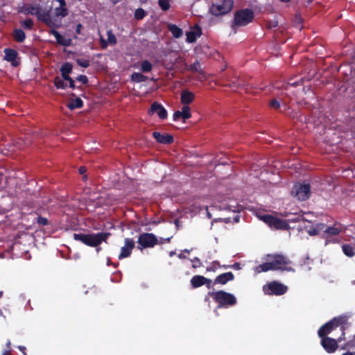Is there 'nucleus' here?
Masks as SVG:
<instances>
[{"label":"nucleus","mask_w":355,"mask_h":355,"mask_svg":"<svg viewBox=\"0 0 355 355\" xmlns=\"http://www.w3.org/2000/svg\"><path fill=\"white\" fill-rule=\"evenodd\" d=\"M194 97L195 95L193 93L188 90H183L181 93V103L184 105H187L193 101Z\"/></svg>","instance_id":"obj_22"},{"label":"nucleus","mask_w":355,"mask_h":355,"mask_svg":"<svg viewBox=\"0 0 355 355\" xmlns=\"http://www.w3.org/2000/svg\"><path fill=\"white\" fill-rule=\"evenodd\" d=\"M191 69H192L193 70H197V67H196V64H194L193 66H192Z\"/></svg>","instance_id":"obj_51"},{"label":"nucleus","mask_w":355,"mask_h":355,"mask_svg":"<svg viewBox=\"0 0 355 355\" xmlns=\"http://www.w3.org/2000/svg\"><path fill=\"white\" fill-rule=\"evenodd\" d=\"M343 355H355V352L354 353L346 352V353L343 354Z\"/></svg>","instance_id":"obj_48"},{"label":"nucleus","mask_w":355,"mask_h":355,"mask_svg":"<svg viewBox=\"0 0 355 355\" xmlns=\"http://www.w3.org/2000/svg\"><path fill=\"white\" fill-rule=\"evenodd\" d=\"M5 178H6V177L3 176L0 173V188L3 187V181H4Z\"/></svg>","instance_id":"obj_43"},{"label":"nucleus","mask_w":355,"mask_h":355,"mask_svg":"<svg viewBox=\"0 0 355 355\" xmlns=\"http://www.w3.org/2000/svg\"><path fill=\"white\" fill-rule=\"evenodd\" d=\"M205 282H206V278L204 277L203 276H200V275H196V276L193 277L191 280V283L193 287H194V288H197V287L202 286L203 284H205Z\"/></svg>","instance_id":"obj_24"},{"label":"nucleus","mask_w":355,"mask_h":355,"mask_svg":"<svg viewBox=\"0 0 355 355\" xmlns=\"http://www.w3.org/2000/svg\"><path fill=\"white\" fill-rule=\"evenodd\" d=\"M173 254H174V252H171L170 253V256H171V257H172Z\"/></svg>","instance_id":"obj_55"},{"label":"nucleus","mask_w":355,"mask_h":355,"mask_svg":"<svg viewBox=\"0 0 355 355\" xmlns=\"http://www.w3.org/2000/svg\"><path fill=\"white\" fill-rule=\"evenodd\" d=\"M191 110L188 105H184L181 110L176 111L173 114V119L175 121L180 120V119L185 121L186 119L191 118Z\"/></svg>","instance_id":"obj_15"},{"label":"nucleus","mask_w":355,"mask_h":355,"mask_svg":"<svg viewBox=\"0 0 355 355\" xmlns=\"http://www.w3.org/2000/svg\"><path fill=\"white\" fill-rule=\"evenodd\" d=\"M171 238L160 239L159 241L157 238L151 233H143L140 234L138 239V244L140 248H153L157 243H164L170 242Z\"/></svg>","instance_id":"obj_5"},{"label":"nucleus","mask_w":355,"mask_h":355,"mask_svg":"<svg viewBox=\"0 0 355 355\" xmlns=\"http://www.w3.org/2000/svg\"><path fill=\"white\" fill-rule=\"evenodd\" d=\"M290 0H282L283 2H288Z\"/></svg>","instance_id":"obj_54"},{"label":"nucleus","mask_w":355,"mask_h":355,"mask_svg":"<svg viewBox=\"0 0 355 355\" xmlns=\"http://www.w3.org/2000/svg\"><path fill=\"white\" fill-rule=\"evenodd\" d=\"M150 115L156 114L161 119H164L167 117V111L166 109L157 102H154L148 111Z\"/></svg>","instance_id":"obj_13"},{"label":"nucleus","mask_w":355,"mask_h":355,"mask_svg":"<svg viewBox=\"0 0 355 355\" xmlns=\"http://www.w3.org/2000/svg\"><path fill=\"white\" fill-rule=\"evenodd\" d=\"M80 28H81V25H80V24H78V25L77 26V30H76V31H77V32H79V31H80Z\"/></svg>","instance_id":"obj_50"},{"label":"nucleus","mask_w":355,"mask_h":355,"mask_svg":"<svg viewBox=\"0 0 355 355\" xmlns=\"http://www.w3.org/2000/svg\"><path fill=\"white\" fill-rule=\"evenodd\" d=\"M132 81L136 83L144 82L147 80V77L141 73H133L131 76Z\"/></svg>","instance_id":"obj_28"},{"label":"nucleus","mask_w":355,"mask_h":355,"mask_svg":"<svg viewBox=\"0 0 355 355\" xmlns=\"http://www.w3.org/2000/svg\"><path fill=\"white\" fill-rule=\"evenodd\" d=\"M15 39L18 42H22L25 39V33L20 29H17L14 32Z\"/></svg>","instance_id":"obj_31"},{"label":"nucleus","mask_w":355,"mask_h":355,"mask_svg":"<svg viewBox=\"0 0 355 355\" xmlns=\"http://www.w3.org/2000/svg\"><path fill=\"white\" fill-rule=\"evenodd\" d=\"M235 204L236 202L234 200H229L228 202L226 200L215 202L209 208L206 207L207 216L209 218H211L210 211H214V210H227L236 212L239 211V209H237Z\"/></svg>","instance_id":"obj_7"},{"label":"nucleus","mask_w":355,"mask_h":355,"mask_svg":"<svg viewBox=\"0 0 355 355\" xmlns=\"http://www.w3.org/2000/svg\"><path fill=\"white\" fill-rule=\"evenodd\" d=\"M79 171L80 173H83L85 171V168L84 167H80L79 168Z\"/></svg>","instance_id":"obj_46"},{"label":"nucleus","mask_w":355,"mask_h":355,"mask_svg":"<svg viewBox=\"0 0 355 355\" xmlns=\"http://www.w3.org/2000/svg\"><path fill=\"white\" fill-rule=\"evenodd\" d=\"M51 34H52L55 37V38L57 40V42L60 44L63 45L64 46H68L71 44V40L70 38L64 37L55 30H51Z\"/></svg>","instance_id":"obj_18"},{"label":"nucleus","mask_w":355,"mask_h":355,"mask_svg":"<svg viewBox=\"0 0 355 355\" xmlns=\"http://www.w3.org/2000/svg\"><path fill=\"white\" fill-rule=\"evenodd\" d=\"M287 291V286L277 282H272L263 286V291L266 295H282Z\"/></svg>","instance_id":"obj_10"},{"label":"nucleus","mask_w":355,"mask_h":355,"mask_svg":"<svg viewBox=\"0 0 355 355\" xmlns=\"http://www.w3.org/2000/svg\"><path fill=\"white\" fill-rule=\"evenodd\" d=\"M109 235L110 234L103 232L89 234H74L73 238L75 240L80 241L87 245L94 247L105 241Z\"/></svg>","instance_id":"obj_4"},{"label":"nucleus","mask_w":355,"mask_h":355,"mask_svg":"<svg viewBox=\"0 0 355 355\" xmlns=\"http://www.w3.org/2000/svg\"><path fill=\"white\" fill-rule=\"evenodd\" d=\"M159 6L164 10H167L170 8L169 0H159Z\"/></svg>","instance_id":"obj_35"},{"label":"nucleus","mask_w":355,"mask_h":355,"mask_svg":"<svg viewBox=\"0 0 355 355\" xmlns=\"http://www.w3.org/2000/svg\"><path fill=\"white\" fill-rule=\"evenodd\" d=\"M169 30L175 38L180 37L183 34L182 30L175 25H170Z\"/></svg>","instance_id":"obj_26"},{"label":"nucleus","mask_w":355,"mask_h":355,"mask_svg":"<svg viewBox=\"0 0 355 355\" xmlns=\"http://www.w3.org/2000/svg\"><path fill=\"white\" fill-rule=\"evenodd\" d=\"M145 16V12L141 8H138L136 10L135 13V17L137 19H141Z\"/></svg>","instance_id":"obj_36"},{"label":"nucleus","mask_w":355,"mask_h":355,"mask_svg":"<svg viewBox=\"0 0 355 355\" xmlns=\"http://www.w3.org/2000/svg\"><path fill=\"white\" fill-rule=\"evenodd\" d=\"M38 222L42 225H46L47 223V219L45 218L40 217L38 218Z\"/></svg>","instance_id":"obj_40"},{"label":"nucleus","mask_w":355,"mask_h":355,"mask_svg":"<svg viewBox=\"0 0 355 355\" xmlns=\"http://www.w3.org/2000/svg\"><path fill=\"white\" fill-rule=\"evenodd\" d=\"M199 261L198 259H196L195 262Z\"/></svg>","instance_id":"obj_58"},{"label":"nucleus","mask_w":355,"mask_h":355,"mask_svg":"<svg viewBox=\"0 0 355 355\" xmlns=\"http://www.w3.org/2000/svg\"><path fill=\"white\" fill-rule=\"evenodd\" d=\"M69 73H66V74L62 73V76L63 78L62 80H66V81L71 80V78L69 77Z\"/></svg>","instance_id":"obj_41"},{"label":"nucleus","mask_w":355,"mask_h":355,"mask_svg":"<svg viewBox=\"0 0 355 355\" xmlns=\"http://www.w3.org/2000/svg\"><path fill=\"white\" fill-rule=\"evenodd\" d=\"M310 193V186L308 184H296L292 190V195L302 201L307 200Z\"/></svg>","instance_id":"obj_11"},{"label":"nucleus","mask_w":355,"mask_h":355,"mask_svg":"<svg viewBox=\"0 0 355 355\" xmlns=\"http://www.w3.org/2000/svg\"><path fill=\"white\" fill-rule=\"evenodd\" d=\"M18 348L19 349V350L21 352H23L24 355H26V353L25 352V350H26V347H24V346H19Z\"/></svg>","instance_id":"obj_44"},{"label":"nucleus","mask_w":355,"mask_h":355,"mask_svg":"<svg viewBox=\"0 0 355 355\" xmlns=\"http://www.w3.org/2000/svg\"><path fill=\"white\" fill-rule=\"evenodd\" d=\"M61 73H70L72 71V64L69 62H66L62 64L61 69Z\"/></svg>","instance_id":"obj_32"},{"label":"nucleus","mask_w":355,"mask_h":355,"mask_svg":"<svg viewBox=\"0 0 355 355\" xmlns=\"http://www.w3.org/2000/svg\"><path fill=\"white\" fill-rule=\"evenodd\" d=\"M290 265V260L282 254H268L266 263L255 267L254 270L256 273L278 270L294 271Z\"/></svg>","instance_id":"obj_3"},{"label":"nucleus","mask_w":355,"mask_h":355,"mask_svg":"<svg viewBox=\"0 0 355 355\" xmlns=\"http://www.w3.org/2000/svg\"><path fill=\"white\" fill-rule=\"evenodd\" d=\"M59 6L55 8V17L50 15L51 5H40L36 3L26 6L23 12L25 14L35 15L38 20L46 24L49 27L58 28L61 25V18L67 15L64 0H56Z\"/></svg>","instance_id":"obj_1"},{"label":"nucleus","mask_w":355,"mask_h":355,"mask_svg":"<svg viewBox=\"0 0 355 355\" xmlns=\"http://www.w3.org/2000/svg\"><path fill=\"white\" fill-rule=\"evenodd\" d=\"M184 251H185L186 252H189V250H185Z\"/></svg>","instance_id":"obj_59"},{"label":"nucleus","mask_w":355,"mask_h":355,"mask_svg":"<svg viewBox=\"0 0 355 355\" xmlns=\"http://www.w3.org/2000/svg\"><path fill=\"white\" fill-rule=\"evenodd\" d=\"M241 83H237L235 81H232L231 83L230 84V86L231 87H239L241 86Z\"/></svg>","instance_id":"obj_42"},{"label":"nucleus","mask_w":355,"mask_h":355,"mask_svg":"<svg viewBox=\"0 0 355 355\" xmlns=\"http://www.w3.org/2000/svg\"><path fill=\"white\" fill-rule=\"evenodd\" d=\"M199 261L198 259H196L195 262Z\"/></svg>","instance_id":"obj_57"},{"label":"nucleus","mask_w":355,"mask_h":355,"mask_svg":"<svg viewBox=\"0 0 355 355\" xmlns=\"http://www.w3.org/2000/svg\"><path fill=\"white\" fill-rule=\"evenodd\" d=\"M259 218L272 229L286 230L288 228V223L277 217L264 214L259 216Z\"/></svg>","instance_id":"obj_8"},{"label":"nucleus","mask_w":355,"mask_h":355,"mask_svg":"<svg viewBox=\"0 0 355 355\" xmlns=\"http://www.w3.org/2000/svg\"><path fill=\"white\" fill-rule=\"evenodd\" d=\"M107 40L101 37V45L103 49H105L108 45H114L116 43V38L111 31H107Z\"/></svg>","instance_id":"obj_19"},{"label":"nucleus","mask_w":355,"mask_h":355,"mask_svg":"<svg viewBox=\"0 0 355 355\" xmlns=\"http://www.w3.org/2000/svg\"><path fill=\"white\" fill-rule=\"evenodd\" d=\"M345 322V318L343 317L335 318L332 320L324 324L318 331V336L322 338L321 344L324 349L329 353L334 352L338 347V342H340L341 337L336 341L335 339L325 337V336L330 333L336 327H340V331L342 336L344 335L343 327L341 326Z\"/></svg>","instance_id":"obj_2"},{"label":"nucleus","mask_w":355,"mask_h":355,"mask_svg":"<svg viewBox=\"0 0 355 355\" xmlns=\"http://www.w3.org/2000/svg\"><path fill=\"white\" fill-rule=\"evenodd\" d=\"M187 41L189 43H192L196 40V39L201 35V28L196 26L191 28V30L187 33Z\"/></svg>","instance_id":"obj_17"},{"label":"nucleus","mask_w":355,"mask_h":355,"mask_svg":"<svg viewBox=\"0 0 355 355\" xmlns=\"http://www.w3.org/2000/svg\"><path fill=\"white\" fill-rule=\"evenodd\" d=\"M6 345L8 346V347H10V342L8 340V343H6Z\"/></svg>","instance_id":"obj_52"},{"label":"nucleus","mask_w":355,"mask_h":355,"mask_svg":"<svg viewBox=\"0 0 355 355\" xmlns=\"http://www.w3.org/2000/svg\"><path fill=\"white\" fill-rule=\"evenodd\" d=\"M179 257H180V258H184V255H182V254H180L179 255Z\"/></svg>","instance_id":"obj_53"},{"label":"nucleus","mask_w":355,"mask_h":355,"mask_svg":"<svg viewBox=\"0 0 355 355\" xmlns=\"http://www.w3.org/2000/svg\"><path fill=\"white\" fill-rule=\"evenodd\" d=\"M253 19V12L248 10H242L237 12L234 16V24L237 26H245Z\"/></svg>","instance_id":"obj_12"},{"label":"nucleus","mask_w":355,"mask_h":355,"mask_svg":"<svg viewBox=\"0 0 355 355\" xmlns=\"http://www.w3.org/2000/svg\"><path fill=\"white\" fill-rule=\"evenodd\" d=\"M281 102L277 99H273L270 102V106L273 109H278L280 107Z\"/></svg>","instance_id":"obj_38"},{"label":"nucleus","mask_w":355,"mask_h":355,"mask_svg":"<svg viewBox=\"0 0 355 355\" xmlns=\"http://www.w3.org/2000/svg\"><path fill=\"white\" fill-rule=\"evenodd\" d=\"M342 249H343V253L349 257H352L355 254L354 248L349 244L343 245Z\"/></svg>","instance_id":"obj_27"},{"label":"nucleus","mask_w":355,"mask_h":355,"mask_svg":"<svg viewBox=\"0 0 355 355\" xmlns=\"http://www.w3.org/2000/svg\"><path fill=\"white\" fill-rule=\"evenodd\" d=\"M77 80L83 83V84H86L88 81L87 76L84 75H80L77 78Z\"/></svg>","instance_id":"obj_39"},{"label":"nucleus","mask_w":355,"mask_h":355,"mask_svg":"<svg viewBox=\"0 0 355 355\" xmlns=\"http://www.w3.org/2000/svg\"><path fill=\"white\" fill-rule=\"evenodd\" d=\"M69 82V87L71 88H74L75 85H74V81L71 79V80H68Z\"/></svg>","instance_id":"obj_45"},{"label":"nucleus","mask_w":355,"mask_h":355,"mask_svg":"<svg viewBox=\"0 0 355 355\" xmlns=\"http://www.w3.org/2000/svg\"><path fill=\"white\" fill-rule=\"evenodd\" d=\"M135 247V242L132 239H125V245L121 248L119 259H121L129 257Z\"/></svg>","instance_id":"obj_14"},{"label":"nucleus","mask_w":355,"mask_h":355,"mask_svg":"<svg viewBox=\"0 0 355 355\" xmlns=\"http://www.w3.org/2000/svg\"><path fill=\"white\" fill-rule=\"evenodd\" d=\"M3 355H10V351H5L3 353Z\"/></svg>","instance_id":"obj_49"},{"label":"nucleus","mask_w":355,"mask_h":355,"mask_svg":"<svg viewBox=\"0 0 355 355\" xmlns=\"http://www.w3.org/2000/svg\"><path fill=\"white\" fill-rule=\"evenodd\" d=\"M209 295L218 303V307H227L234 305L236 302V299L232 294L223 291L209 293Z\"/></svg>","instance_id":"obj_6"},{"label":"nucleus","mask_w":355,"mask_h":355,"mask_svg":"<svg viewBox=\"0 0 355 355\" xmlns=\"http://www.w3.org/2000/svg\"><path fill=\"white\" fill-rule=\"evenodd\" d=\"M33 24V21L30 19L24 20L21 22V26L26 29H31Z\"/></svg>","instance_id":"obj_34"},{"label":"nucleus","mask_w":355,"mask_h":355,"mask_svg":"<svg viewBox=\"0 0 355 355\" xmlns=\"http://www.w3.org/2000/svg\"><path fill=\"white\" fill-rule=\"evenodd\" d=\"M78 65L83 67H87L89 65V61L86 59H77L76 60Z\"/></svg>","instance_id":"obj_37"},{"label":"nucleus","mask_w":355,"mask_h":355,"mask_svg":"<svg viewBox=\"0 0 355 355\" xmlns=\"http://www.w3.org/2000/svg\"><path fill=\"white\" fill-rule=\"evenodd\" d=\"M2 292L0 291V298L2 297Z\"/></svg>","instance_id":"obj_56"},{"label":"nucleus","mask_w":355,"mask_h":355,"mask_svg":"<svg viewBox=\"0 0 355 355\" xmlns=\"http://www.w3.org/2000/svg\"><path fill=\"white\" fill-rule=\"evenodd\" d=\"M5 53V59L8 61L11 62L12 64L15 67L17 66L19 62L17 60V53L15 51L10 49H6L4 50Z\"/></svg>","instance_id":"obj_20"},{"label":"nucleus","mask_w":355,"mask_h":355,"mask_svg":"<svg viewBox=\"0 0 355 355\" xmlns=\"http://www.w3.org/2000/svg\"><path fill=\"white\" fill-rule=\"evenodd\" d=\"M232 0H224L213 4L210 8L211 14L214 15H222L229 12L233 7Z\"/></svg>","instance_id":"obj_9"},{"label":"nucleus","mask_w":355,"mask_h":355,"mask_svg":"<svg viewBox=\"0 0 355 355\" xmlns=\"http://www.w3.org/2000/svg\"><path fill=\"white\" fill-rule=\"evenodd\" d=\"M234 279V275L231 272H225L220 275L216 279V282L218 284H224L227 283L228 281L232 280Z\"/></svg>","instance_id":"obj_23"},{"label":"nucleus","mask_w":355,"mask_h":355,"mask_svg":"<svg viewBox=\"0 0 355 355\" xmlns=\"http://www.w3.org/2000/svg\"><path fill=\"white\" fill-rule=\"evenodd\" d=\"M83 101L80 98H76L75 99H72L68 105V107L70 110H73L76 108H80L83 106Z\"/></svg>","instance_id":"obj_25"},{"label":"nucleus","mask_w":355,"mask_h":355,"mask_svg":"<svg viewBox=\"0 0 355 355\" xmlns=\"http://www.w3.org/2000/svg\"><path fill=\"white\" fill-rule=\"evenodd\" d=\"M324 225L322 224H317L315 227H312L308 230L309 235L318 234L320 231L323 230Z\"/></svg>","instance_id":"obj_30"},{"label":"nucleus","mask_w":355,"mask_h":355,"mask_svg":"<svg viewBox=\"0 0 355 355\" xmlns=\"http://www.w3.org/2000/svg\"><path fill=\"white\" fill-rule=\"evenodd\" d=\"M299 220V217H295V218L289 219V220L293 222H297Z\"/></svg>","instance_id":"obj_47"},{"label":"nucleus","mask_w":355,"mask_h":355,"mask_svg":"<svg viewBox=\"0 0 355 355\" xmlns=\"http://www.w3.org/2000/svg\"><path fill=\"white\" fill-rule=\"evenodd\" d=\"M153 135L157 141L161 144H166L173 141V136L168 134H161L159 132H154Z\"/></svg>","instance_id":"obj_16"},{"label":"nucleus","mask_w":355,"mask_h":355,"mask_svg":"<svg viewBox=\"0 0 355 355\" xmlns=\"http://www.w3.org/2000/svg\"><path fill=\"white\" fill-rule=\"evenodd\" d=\"M54 85L58 89H65L67 85L66 80H62L60 77H56L55 78Z\"/></svg>","instance_id":"obj_29"},{"label":"nucleus","mask_w":355,"mask_h":355,"mask_svg":"<svg viewBox=\"0 0 355 355\" xmlns=\"http://www.w3.org/2000/svg\"><path fill=\"white\" fill-rule=\"evenodd\" d=\"M342 231V227L340 225H335L332 227H327L324 232L327 235L325 245H327L329 241L327 236L330 237L338 234Z\"/></svg>","instance_id":"obj_21"},{"label":"nucleus","mask_w":355,"mask_h":355,"mask_svg":"<svg viewBox=\"0 0 355 355\" xmlns=\"http://www.w3.org/2000/svg\"><path fill=\"white\" fill-rule=\"evenodd\" d=\"M141 69L143 72H148L152 69V64L148 60L142 62Z\"/></svg>","instance_id":"obj_33"}]
</instances>
